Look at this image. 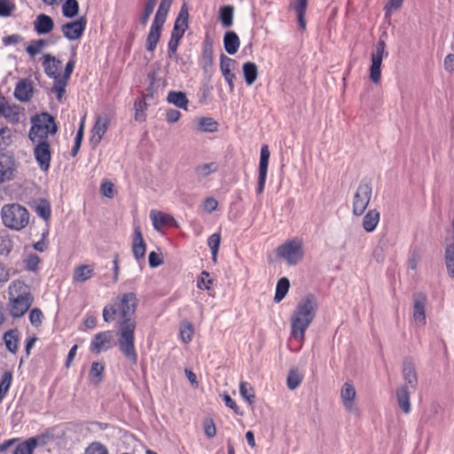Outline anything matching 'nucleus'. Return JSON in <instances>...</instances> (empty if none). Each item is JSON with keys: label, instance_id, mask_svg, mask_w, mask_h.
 Wrapping results in <instances>:
<instances>
[{"label": "nucleus", "instance_id": "1a4fd4ad", "mask_svg": "<svg viewBox=\"0 0 454 454\" xmlns=\"http://www.w3.org/2000/svg\"><path fill=\"white\" fill-rule=\"evenodd\" d=\"M34 145L33 155L43 172H48L51 161V148L50 141H31Z\"/></svg>", "mask_w": 454, "mask_h": 454}, {"label": "nucleus", "instance_id": "c756f323", "mask_svg": "<svg viewBox=\"0 0 454 454\" xmlns=\"http://www.w3.org/2000/svg\"><path fill=\"white\" fill-rule=\"evenodd\" d=\"M234 7L232 5H224L219 10V20L223 27H230L233 24Z\"/></svg>", "mask_w": 454, "mask_h": 454}, {"label": "nucleus", "instance_id": "774afa93", "mask_svg": "<svg viewBox=\"0 0 454 454\" xmlns=\"http://www.w3.org/2000/svg\"><path fill=\"white\" fill-rule=\"evenodd\" d=\"M100 191L103 195L107 198H113L114 195V184L111 182H104L101 184Z\"/></svg>", "mask_w": 454, "mask_h": 454}, {"label": "nucleus", "instance_id": "5701e85b", "mask_svg": "<svg viewBox=\"0 0 454 454\" xmlns=\"http://www.w3.org/2000/svg\"><path fill=\"white\" fill-rule=\"evenodd\" d=\"M413 392L407 385H403L396 389V399L400 409L408 414L411 412L410 395Z\"/></svg>", "mask_w": 454, "mask_h": 454}, {"label": "nucleus", "instance_id": "4d7b16f0", "mask_svg": "<svg viewBox=\"0 0 454 454\" xmlns=\"http://www.w3.org/2000/svg\"><path fill=\"white\" fill-rule=\"evenodd\" d=\"M43 318V312L37 309H30V324L35 327H38L42 324V320Z\"/></svg>", "mask_w": 454, "mask_h": 454}, {"label": "nucleus", "instance_id": "dca6fc26", "mask_svg": "<svg viewBox=\"0 0 454 454\" xmlns=\"http://www.w3.org/2000/svg\"><path fill=\"white\" fill-rule=\"evenodd\" d=\"M356 392L354 386L350 382H345L340 389V398L343 406L349 412H356L357 408L355 404Z\"/></svg>", "mask_w": 454, "mask_h": 454}, {"label": "nucleus", "instance_id": "393cba45", "mask_svg": "<svg viewBox=\"0 0 454 454\" xmlns=\"http://www.w3.org/2000/svg\"><path fill=\"white\" fill-rule=\"evenodd\" d=\"M403 377L409 388L414 391L417 387L418 378L412 363L405 361L403 365Z\"/></svg>", "mask_w": 454, "mask_h": 454}, {"label": "nucleus", "instance_id": "bf43d9fd", "mask_svg": "<svg viewBox=\"0 0 454 454\" xmlns=\"http://www.w3.org/2000/svg\"><path fill=\"white\" fill-rule=\"evenodd\" d=\"M206 278H209V273L204 270L201 273V277L197 280L198 288L206 290H209L211 288L212 279H206Z\"/></svg>", "mask_w": 454, "mask_h": 454}, {"label": "nucleus", "instance_id": "4be33fe9", "mask_svg": "<svg viewBox=\"0 0 454 454\" xmlns=\"http://www.w3.org/2000/svg\"><path fill=\"white\" fill-rule=\"evenodd\" d=\"M33 207L36 215L41 217L45 224L49 225L51 217V207L49 200L45 199H38L33 201Z\"/></svg>", "mask_w": 454, "mask_h": 454}, {"label": "nucleus", "instance_id": "6ab92c4d", "mask_svg": "<svg viewBox=\"0 0 454 454\" xmlns=\"http://www.w3.org/2000/svg\"><path fill=\"white\" fill-rule=\"evenodd\" d=\"M61 62L51 54L43 55V67L45 74L52 79L59 77V69Z\"/></svg>", "mask_w": 454, "mask_h": 454}, {"label": "nucleus", "instance_id": "9d476101", "mask_svg": "<svg viewBox=\"0 0 454 454\" xmlns=\"http://www.w3.org/2000/svg\"><path fill=\"white\" fill-rule=\"evenodd\" d=\"M115 345L113 333L111 331H104L97 333L91 340L90 350L92 353L99 354L106 351Z\"/></svg>", "mask_w": 454, "mask_h": 454}, {"label": "nucleus", "instance_id": "3c124183", "mask_svg": "<svg viewBox=\"0 0 454 454\" xmlns=\"http://www.w3.org/2000/svg\"><path fill=\"white\" fill-rule=\"evenodd\" d=\"M174 0H160L155 16L167 20L168 13L170 10Z\"/></svg>", "mask_w": 454, "mask_h": 454}, {"label": "nucleus", "instance_id": "680f3d73", "mask_svg": "<svg viewBox=\"0 0 454 454\" xmlns=\"http://www.w3.org/2000/svg\"><path fill=\"white\" fill-rule=\"evenodd\" d=\"M202 207L204 211L210 214L216 210L218 207V201L215 198L209 197L203 201Z\"/></svg>", "mask_w": 454, "mask_h": 454}, {"label": "nucleus", "instance_id": "7c9ffc66", "mask_svg": "<svg viewBox=\"0 0 454 454\" xmlns=\"http://www.w3.org/2000/svg\"><path fill=\"white\" fill-rule=\"evenodd\" d=\"M105 365L100 362H93L89 372V378L91 383L98 385L102 381Z\"/></svg>", "mask_w": 454, "mask_h": 454}, {"label": "nucleus", "instance_id": "bb28decb", "mask_svg": "<svg viewBox=\"0 0 454 454\" xmlns=\"http://www.w3.org/2000/svg\"><path fill=\"white\" fill-rule=\"evenodd\" d=\"M240 45V40L234 31H227L223 36V46L230 55L235 54Z\"/></svg>", "mask_w": 454, "mask_h": 454}, {"label": "nucleus", "instance_id": "58836bf2", "mask_svg": "<svg viewBox=\"0 0 454 454\" xmlns=\"http://www.w3.org/2000/svg\"><path fill=\"white\" fill-rule=\"evenodd\" d=\"M14 96L20 101L28 100V80L22 79L15 88Z\"/></svg>", "mask_w": 454, "mask_h": 454}, {"label": "nucleus", "instance_id": "ea45409f", "mask_svg": "<svg viewBox=\"0 0 454 454\" xmlns=\"http://www.w3.org/2000/svg\"><path fill=\"white\" fill-rule=\"evenodd\" d=\"M199 129L203 132H215L217 130L218 123L211 117H201L198 121Z\"/></svg>", "mask_w": 454, "mask_h": 454}, {"label": "nucleus", "instance_id": "a211bd4d", "mask_svg": "<svg viewBox=\"0 0 454 454\" xmlns=\"http://www.w3.org/2000/svg\"><path fill=\"white\" fill-rule=\"evenodd\" d=\"M146 251V245L143 239V235L138 225L134 226L132 239V253L134 257L138 261L144 258Z\"/></svg>", "mask_w": 454, "mask_h": 454}, {"label": "nucleus", "instance_id": "e433bc0d", "mask_svg": "<svg viewBox=\"0 0 454 454\" xmlns=\"http://www.w3.org/2000/svg\"><path fill=\"white\" fill-rule=\"evenodd\" d=\"M52 439V435L48 432H43L35 437H30V454L32 451L41 446L46 445Z\"/></svg>", "mask_w": 454, "mask_h": 454}, {"label": "nucleus", "instance_id": "9b49d317", "mask_svg": "<svg viewBox=\"0 0 454 454\" xmlns=\"http://www.w3.org/2000/svg\"><path fill=\"white\" fill-rule=\"evenodd\" d=\"M270 155V153L268 145H263L261 147V152H260L258 182H257V188H256L257 194H262L264 191Z\"/></svg>", "mask_w": 454, "mask_h": 454}, {"label": "nucleus", "instance_id": "f3484780", "mask_svg": "<svg viewBox=\"0 0 454 454\" xmlns=\"http://www.w3.org/2000/svg\"><path fill=\"white\" fill-rule=\"evenodd\" d=\"M109 120L106 116H99L91 129L90 144L97 146L108 129Z\"/></svg>", "mask_w": 454, "mask_h": 454}, {"label": "nucleus", "instance_id": "20e7f679", "mask_svg": "<svg viewBox=\"0 0 454 454\" xmlns=\"http://www.w3.org/2000/svg\"><path fill=\"white\" fill-rule=\"evenodd\" d=\"M8 294L12 316H23L28 309V286L21 280H13L9 286Z\"/></svg>", "mask_w": 454, "mask_h": 454}, {"label": "nucleus", "instance_id": "39448f33", "mask_svg": "<svg viewBox=\"0 0 454 454\" xmlns=\"http://www.w3.org/2000/svg\"><path fill=\"white\" fill-rule=\"evenodd\" d=\"M4 224L13 230H21L28 223L27 209L18 204L6 205L2 208Z\"/></svg>", "mask_w": 454, "mask_h": 454}, {"label": "nucleus", "instance_id": "6e6d98bb", "mask_svg": "<svg viewBox=\"0 0 454 454\" xmlns=\"http://www.w3.org/2000/svg\"><path fill=\"white\" fill-rule=\"evenodd\" d=\"M14 10V4L9 0H0V16L8 17Z\"/></svg>", "mask_w": 454, "mask_h": 454}, {"label": "nucleus", "instance_id": "0e129e2a", "mask_svg": "<svg viewBox=\"0 0 454 454\" xmlns=\"http://www.w3.org/2000/svg\"><path fill=\"white\" fill-rule=\"evenodd\" d=\"M223 401L225 405L231 409L235 414H241L239 411V407L237 405L236 402L226 393L222 395Z\"/></svg>", "mask_w": 454, "mask_h": 454}, {"label": "nucleus", "instance_id": "c85d7f7f", "mask_svg": "<svg viewBox=\"0 0 454 454\" xmlns=\"http://www.w3.org/2000/svg\"><path fill=\"white\" fill-rule=\"evenodd\" d=\"M94 273V267L91 265H80L74 272L73 280L74 282H85L90 279Z\"/></svg>", "mask_w": 454, "mask_h": 454}, {"label": "nucleus", "instance_id": "cd10ccee", "mask_svg": "<svg viewBox=\"0 0 454 454\" xmlns=\"http://www.w3.org/2000/svg\"><path fill=\"white\" fill-rule=\"evenodd\" d=\"M380 222V212L376 209L369 210L363 218V228L366 232H372Z\"/></svg>", "mask_w": 454, "mask_h": 454}, {"label": "nucleus", "instance_id": "69168bd1", "mask_svg": "<svg viewBox=\"0 0 454 454\" xmlns=\"http://www.w3.org/2000/svg\"><path fill=\"white\" fill-rule=\"evenodd\" d=\"M204 433L207 438H213L216 434V427L212 419L204 423Z\"/></svg>", "mask_w": 454, "mask_h": 454}, {"label": "nucleus", "instance_id": "f257e3e1", "mask_svg": "<svg viewBox=\"0 0 454 454\" xmlns=\"http://www.w3.org/2000/svg\"><path fill=\"white\" fill-rule=\"evenodd\" d=\"M138 300L136 294L123 293L117 295L111 303L106 305L102 311V317L106 323H116L119 349L131 364L137 363V354L135 348L137 327L135 312Z\"/></svg>", "mask_w": 454, "mask_h": 454}, {"label": "nucleus", "instance_id": "8fccbe9b", "mask_svg": "<svg viewBox=\"0 0 454 454\" xmlns=\"http://www.w3.org/2000/svg\"><path fill=\"white\" fill-rule=\"evenodd\" d=\"M302 376L296 370H291L287 376V387L294 390L301 383Z\"/></svg>", "mask_w": 454, "mask_h": 454}, {"label": "nucleus", "instance_id": "864d4df0", "mask_svg": "<svg viewBox=\"0 0 454 454\" xmlns=\"http://www.w3.org/2000/svg\"><path fill=\"white\" fill-rule=\"evenodd\" d=\"M12 376L10 373H4L0 381V403L5 396L10 386H11Z\"/></svg>", "mask_w": 454, "mask_h": 454}, {"label": "nucleus", "instance_id": "a878e982", "mask_svg": "<svg viewBox=\"0 0 454 454\" xmlns=\"http://www.w3.org/2000/svg\"><path fill=\"white\" fill-rule=\"evenodd\" d=\"M427 299L423 294H419L414 299L413 317L416 321L426 324L425 306Z\"/></svg>", "mask_w": 454, "mask_h": 454}, {"label": "nucleus", "instance_id": "4468645a", "mask_svg": "<svg viewBox=\"0 0 454 454\" xmlns=\"http://www.w3.org/2000/svg\"><path fill=\"white\" fill-rule=\"evenodd\" d=\"M0 116L4 117L10 122H18L24 113L17 106H11L4 98L0 97Z\"/></svg>", "mask_w": 454, "mask_h": 454}, {"label": "nucleus", "instance_id": "79ce46f5", "mask_svg": "<svg viewBox=\"0 0 454 454\" xmlns=\"http://www.w3.org/2000/svg\"><path fill=\"white\" fill-rule=\"evenodd\" d=\"M221 235L219 233H214L207 239V245L211 250L212 260L215 262L217 258V253L220 247Z\"/></svg>", "mask_w": 454, "mask_h": 454}, {"label": "nucleus", "instance_id": "f8f14e48", "mask_svg": "<svg viewBox=\"0 0 454 454\" xmlns=\"http://www.w3.org/2000/svg\"><path fill=\"white\" fill-rule=\"evenodd\" d=\"M165 22L166 20L154 16L149 33L146 36L145 48L148 51L153 52L156 49Z\"/></svg>", "mask_w": 454, "mask_h": 454}, {"label": "nucleus", "instance_id": "052dcab7", "mask_svg": "<svg viewBox=\"0 0 454 454\" xmlns=\"http://www.w3.org/2000/svg\"><path fill=\"white\" fill-rule=\"evenodd\" d=\"M403 0H388L385 5V12L387 16H390L394 12L398 10L402 4Z\"/></svg>", "mask_w": 454, "mask_h": 454}, {"label": "nucleus", "instance_id": "5fc2aeb1", "mask_svg": "<svg viewBox=\"0 0 454 454\" xmlns=\"http://www.w3.org/2000/svg\"><path fill=\"white\" fill-rule=\"evenodd\" d=\"M421 255L419 249H414L411 252L408 259V267L415 270L420 262Z\"/></svg>", "mask_w": 454, "mask_h": 454}, {"label": "nucleus", "instance_id": "603ef678", "mask_svg": "<svg viewBox=\"0 0 454 454\" xmlns=\"http://www.w3.org/2000/svg\"><path fill=\"white\" fill-rule=\"evenodd\" d=\"M84 454H108V450L104 444L96 442L86 448Z\"/></svg>", "mask_w": 454, "mask_h": 454}, {"label": "nucleus", "instance_id": "aec40b11", "mask_svg": "<svg viewBox=\"0 0 454 454\" xmlns=\"http://www.w3.org/2000/svg\"><path fill=\"white\" fill-rule=\"evenodd\" d=\"M150 218L156 231H160L165 226H170L175 222L172 215L157 210L150 212Z\"/></svg>", "mask_w": 454, "mask_h": 454}, {"label": "nucleus", "instance_id": "72a5a7b5", "mask_svg": "<svg viewBox=\"0 0 454 454\" xmlns=\"http://www.w3.org/2000/svg\"><path fill=\"white\" fill-rule=\"evenodd\" d=\"M239 393L241 396L248 403V404L253 405L254 403V390L250 383L247 381H241L239 384Z\"/></svg>", "mask_w": 454, "mask_h": 454}, {"label": "nucleus", "instance_id": "37998d69", "mask_svg": "<svg viewBox=\"0 0 454 454\" xmlns=\"http://www.w3.org/2000/svg\"><path fill=\"white\" fill-rule=\"evenodd\" d=\"M12 248V242L6 231H0V254L7 255Z\"/></svg>", "mask_w": 454, "mask_h": 454}, {"label": "nucleus", "instance_id": "2eb2a0df", "mask_svg": "<svg viewBox=\"0 0 454 454\" xmlns=\"http://www.w3.org/2000/svg\"><path fill=\"white\" fill-rule=\"evenodd\" d=\"M189 11L186 4H183L175 20L171 35L182 38L189 27Z\"/></svg>", "mask_w": 454, "mask_h": 454}, {"label": "nucleus", "instance_id": "09e8293b", "mask_svg": "<svg viewBox=\"0 0 454 454\" xmlns=\"http://www.w3.org/2000/svg\"><path fill=\"white\" fill-rule=\"evenodd\" d=\"M50 232V228L48 224H45L44 228L41 233V239L33 244V247L38 252H43L48 247V242L46 241V238L48 237Z\"/></svg>", "mask_w": 454, "mask_h": 454}, {"label": "nucleus", "instance_id": "a18cd8bd", "mask_svg": "<svg viewBox=\"0 0 454 454\" xmlns=\"http://www.w3.org/2000/svg\"><path fill=\"white\" fill-rule=\"evenodd\" d=\"M193 332V326L191 323L185 322L182 324L180 327V338L182 341L185 344L191 342L192 340Z\"/></svg>", "mask_w": 454, "mask_h": 454}, {"label": "nucleus", "instance_id": "2f4dec72", "mask_svg": "<svg viewBox=\"0 0 454 454\" xmlns=\"http://www.w3.org/2000/svg\"><path fill=\"white\" fill-rule=\"evenodd\" d=\"M168 101L176 107L187 109L188 99L186 95L182 91H170L168 95Z\"/></svg>", "mask_w": 454, "mask_h": 454}, {"label": "nucleus", "instance_id": "0eeeda50", "mask_svg": "<svg viewBox=\"0 0 454 454\" xmlns=\"http://www.w3.org/2000/svg\"><path fill=\"white\" fill-rule=\"evenodd\" d=\"M277 254L285 259L288 264L295 265L303 257L302 242L299 239H291L278 247Z\"/></svg>", "mask_w": 454, "mask_h": 454}, {"label": "nucleus", "instance_id": "412c9836", "mask_svg": "<svg viewBox=\"0 0 454 454\" xmlns=\"http://www.w3.org/2000/svg\"><path fill=\"white\" fill-rule=\"evenodd\" d=\"M54 27L53 20L44 13L39 14L34 20V28L38 35H46Z\"/></svg>", "mask_w": 454, "mask_h": 454}, {"label": "nucleus", "instance_id": "a19ab883", "mask_svg": "<svg viewBox=\"0 0 454 454\" xmlns=\"http://www.w3.org/2000/svg\"><path fill=\"white\" fill-rule=\"evenodd\" d=\"M217 170L215 162L204 163L195 168V173L200 177H206Z\"/></svg>", "mask_w": 454, "mask_h": 454}, {"label": "nucleus", "instance_id": "4c0bfd02", "mask_svg": "<svg viewBox=\"0 0 454 454\" xmlns=\"http://www.w3.org/2000/svg\"><path fill=\"white\" fill-rule=\"evenodd\" d=\"M79 12V4L77 0H66L62 5L63 16L74 18Z\"/></svg>", "mask_w": 454, "mask_h": 454}, {"label": "nucleus", "instance_id": "de8ad7c7", "mask_svg": "<svg viewBox=\"0 0 454 454\" xmlns=\"http://www.w3.org/2000/svg\"><path fill=\"white\" fill-rule=\"evenodd\" d=\"M235 64V61L222 54L220 59V69L223 76H230V74H233L231 69Z\"/></svg>", "mask_w": 454, "mask_h": 454}, {"label": "nucleus", "instance_id": "f704fd0d", "mask_svg": "<svg viewBox=\"0 0 454 454\" xmlns=\"http://www.w3.org/2000/svg\"><path fill=\"white\" fill-rule=\"evenodd\" d=\"M289 287H290V283H289L288 278H281L277 283L274 301L276 302L281 301L286 295V294L289 290Z\"/></svg>", "mask_w": 454, "mask_h": 454}, {"label": "nucleus", "instance_id": "49530a36", "mask_svg": "<svg viewBox=\"0 0 454 454\" xmlns=\"http://www.w3.org/2000/svg\"><path fill=\"white\" fill-rule=\"evenodd\" d=\"M147 104L144 98L137 100L134 104L135 108V120L137 121H144L145 120V111L146 110Z\"/></svg>", "mask_w": 454, "mask_h": 454}, {"label": "nucleus", "instance_id": "c9c22d12", "mask_svg": "<svg viewBox=\"0 0 454 454\" xmlns=\"http://www.w3.org/2000/svg\"><path fill=\"white\" fill-rule=\"evenodd\" d=\"M4 341L7 349L12 353H15L18 348L19 334L15 330L6 332L4 335Z\"/></svg>", "mask_w": 454, "mask_h": 454}, {"label": "nucleus", "instance_id": "f03ea898", "mask_svg": "<svg viewBox=\"0 0 454 454\" xmlns=\"http://www.w3.org/2000/svg\"><path fill=\"white\" fill-rule=\"evenodd\" d=\"M318 303L314 294L305 295L297 304L291 317V333L294 340L302 341L305 332L313 322Z\"/></svg>", "mask_w": 454, "mask_h": 454}, {"label": "nucleus", "instance_id": "b1692460", "mask_svg": "<svg viewBox=\"0 0 454 454\" xmlns=\"http://www.w3.org/2000/svg\"><path fill=\"white\" fill-rule=\"evenodd\" d=\"M13 160L11 156L0 153V181L10 180L13 173Z\"/></svg>", "mask_w": 454, "mask_h": 454}, {"label": "nucleus", "instance_id": "473e14b6", "mask_svg": "<svg viewBox=\"0 0 454 454\" xmlns=\"http://www.w3.org/2000/svg\"><path fill=\"white\" fill-rule=\"evenodd\" d=\"M243 73L247 85H252L257 79L258 69L254 62H247L243 65Z\"/></svg>", "mask_w": 454, "mask_h": 454}, {"label": "nucleus", "instance_id": "338daca9", "mask_svg": "<svg viewBox=\"0 0 454 454\" xmlns=\"http://www.w3.org/2000/svg\"><path fill=\"white\" fill-rule=\"evenodd\" d=\"M153 9L154 7H152L151 5L144 4V10L139 19L140 24L143 27L146 26L148 20L153 12Z\"/></svg>", "mask_w": 454, "mask_h": 454}, {"label": "nucleus", "instance_id": "6e6552de", "mask_svg": "<svg viewBox=\"0 0 454 454\" xmlns=\"http://www.w3.org/2000/svg\"><path fill=\"white\" fill-rule=\"evenodd\" d=\"M384 56H387L386 43L380 39L376 43L375 51L371 55L372 64L369 76L370 80L375 84H379L381 81V64Z\"/></svg>", "mask_w": 454, "mask_h": 454}, {"label": "nucleus", "instance_id": "ddd939ff", "mask_svg": "<svg viewBox=\"0 0 454 454\" xmlns=\"http://www.w3.org/2000/svg\"><path fill=\"white\" fill-rule=\"evenodd\" d=\"M87 20L85 17H80L77 20L67 22L61 27V31L68 40L79 39L86 27Z\"/></svg>", "mask_w": 454, "mask_h": 454}, {"label": "nucleus", "instance_id": "423d86ee", "mask_svg": "<svg viewBox=\"0 0 454 454\" xmlns=\"http://www.w3.org/2000/svg\"><path fill=\"white\" fill-rule=\"evenodd\" d=\"M372 194V185L368 182H361L353 197L352 212L355 215H362L367 208Z\"/></svg>", "mask_w": 454, "mask_h": 454}, {"label": "nucleus", "instance_id": "7ed1b4c3", "mask_svg": "<svg viewBox=\"0 0 454 454\" xmlns=\"http://www.w3.org/2000/svg\"><path fill=\"white\" fill-rule=\"evenodd\" d=\"M30 123V141H50L58 131L54 117L45 112L31 117Z\"/></svg>", "mask_w": 454, "mask_h": 454}, {"label": "nucleus", "instance_id": "e2e57ef3", "mask_svg": "<svg viewBox=\"0 0 454 454\" xmlns=\"http://www.w3.org/2000/svg\"><path fill=\"white\" fill-rule=\"evenodd\" d=\"M11 142V130L8 128L0 129V149L5 147Z\"/></svg>", "mask_w": 454, "mask_h": 454}, {"label": "nucleus", "instance_id": "c03bdc74", "mask_svg": "<svg viewBox=\"0 0 454 454\" xmlns=\"http://www.w3.org/2000/svg\"><path fill=\"white\" fill-rule=\"evenodd\" d=\"M54 82L51 88V92L56 95V98L59 101H61L63 95L66 92V87L67 85V81L60 79H53Z\"/></svg>", "mask_w": 454, "mask_h": 454}, {"label": "nucleus", "instance_id": "13d9d810", "mask_svg": "<svg viewBox=\"0 0 454 454\" xmlns=\"http://www.w3.org/2000/svg\"><path fill=\"white\" fill-rule=\"evenodd\" d=\"M50 43L49 40L39 39L30 42V55L38 53L43 47Z\"/></svg>", "mask_w": 454, "mask_h": 454}]
</instances>
